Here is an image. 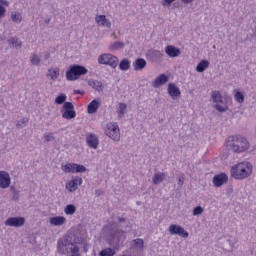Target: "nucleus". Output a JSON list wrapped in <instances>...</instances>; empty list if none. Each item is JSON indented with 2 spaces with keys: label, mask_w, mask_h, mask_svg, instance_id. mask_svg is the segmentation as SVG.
Wrapping results in <instances>:
<instances>
[{
  "label": "nucleus",
  "mask_w": 256,
  "mask_h": 256,
  "mask_svg": "<svg viewBox=\"0 0 256 256\" xmlns=\"http://www.w3.org/2000/svg\"><path fill=\"white\" fill-rule=\"evenodd\" d=\"M230 175L237 181H245V179H249L253 175V164L247 161L239 162L231 167Z\"/></svg>",
  "instance_id": "obj_1"
},
{
  "label": "nucleus",
  "mask_w": 256,
  "mask_h": 256,
  "mask_svg": "<svg viewBox=\"0 0 256 256\" xmlns=\"http://www.w3.org/2000/svg\"><path fill=\"white\" fill-rule=\"evenodd\" d=\"M226 147L234 153H243L249 149V141L243 136H229L226 140Z\"/></svg>",
  "instance_id": "obj_2"
},
{
  "label": "nucleus",
  "mask_w": 256,
  "mask_h": 256,
  "mask_svg": "<svg viewBox=\"0 0 256 256\" xmlns=\"http://www.w3.org/2000/svg\"><path fill=\"white\" fill-rule=\"evenodd\" d=\"M87 68L80 65H72L66 72V78L68 81H77L81 75H87Z\"/></svg>",
  "instance_id": "obj_3"
},
{
  "label": "nucleus",
  "mask_w": 256,
  "mask_h": 256,
  "mask_svg": "<svg viewBox=\"0 0 256 256\" xmlns=\"http://www.w3.org/2000/svg\"><path fill=\"white\" fill-rule=\"evenodd\" d=\"M99 65H108L112 69H117L119 58L113 54L105 53L98 57Z\"/></svg>",
  "instance_id": "obj_4"
},
{
  "label": "nucleus",
  "mask_w": 256,
  "mask_h": 256,
  "mask_svg": "<svg viewBox=\"0 0 256 256\" xmlns=\"http://www.w3.org/2000/svg\"><path fill=\"white\" fill-rule=\"evenodd\" d=\"M104 131L105 135H107V137H110V139H112L113 141H120L121 132L119 130V125H117V123H108Z\"/></svg>",
  "instance_id": "obj_5"
},
{
  "label": "nucleus",
  "mask_w": 256,
  "mask_h": 256,
  "mask_svg": "<svg viewBox=\"0 0 256 256\" xmlns=\"http://www.w3.org/2000/svg\"><path fill=\"white\" fill-rule=\"evenodd\" d=\"M61 113H62L63 119L70 120V119H75V117H77V113L75 112V106L71 102L64 103Z\"/></svg>",
  "instance_id": "obj_6"
},
{
  "label": "nucleus",
  "mask_w": 256,
  "mask_h": 256,
  "mask_svg": "<svg viewBox=\"0 0 256 256\" xmlns=\"http://www.w3.org/2000/svg\"><path fill=\"white\" fill-rule=\"evenodd\" d=\"M61 169L64 173H85L87 171L85 166L76 163H67L62 165Z\"/></svg>",
  "instance_id": "obj_7"
},
{
  "label": "nucleus",
  "mask_w": 256,
  "mask_h": 256,
  "mask_svg": "<svg viewBox=\"0 0 256 256\" xmlns=\"http://www.w3.org/2000/svg\"><path fill=\"white\" fill-rule=\"evenodd\" d=\"M169 233L170 235H179V237H182L183 239H187V237H189V232L186 231L185 228L181 227L180 225H170Z\"/></svg>",
  "instance_id": "obj_8"
},
{
  "label": "nucleus",
  "mask_w": 256,
  "mask_h": 256,
  "mask_svg": "<svg viewBox=\"0 0 256 256\" xmlns=\"http://www.w3.org/2000/svg\"><path fill=\"white\" fill-rule=\"evenodd\" d=\"M6 227H23L25 219L23 217H10L5 221Z\"/></svg>",
  "instance_id": "obj_9"
},
{
  "label": "nucleus",
  "mask_w": 256,
  "mask_h": 256,
  "mask_svg": "<svg viewBox=\"0 0 256 256\" xmlns=\"http://www.w3.org/2000/svg\"><path fill=\"white\" fill-rule=\"evenodd\" d=\"M229 181V176L225 173L217 174L213 177L212 183L214 187H222V185H225Z\"/></svg>",
  "instance_id": "obj_10"
},
{
  "label": "nucleus",
  "mask_w": 256,
  "mask_h": 256,
  "mask_svg": "<svg viewBox=\"0 0 256 256\" xmlns=\"http://www.w3.org/2000/svg\"><path fill=\"white\" fill-rule=\"evenodd\" d=\"M11 185V177L9 173L5 171H0V188L7 189Z\"/></svg>",
  "instance_id": "obj_11"
},
{
  "label": "nucleus",
  "mask_w": 256,
  "mask_h": 256,
  "mask_svg": "<svg viewBox=\"0 0 256 256\" xmlns=\"http://www.w3.org/2000/svg\"><path fill=\"white\" fill-rule=\"evenodd\" d=\"M82 184H83V178H81V177H76V178H73L72 180H70V181L66 184V189H68V191H70L71 193H73V191H77L78 185H82Z\"/></svg>",
  "instance_id": "obj_12"
},
{
  "label": "nucleus",
  "mask_w": 256,
  "mask_h": 256,
  "mask_svg": "<svg viewBox=\"0 0 256 256\" xmlns=\"http://www.w3.org/2000/svg\"><path fill=\"white\" fill-rule=\"evenodd\" d=\"M86 142L91 149H97L99 147V138L95 134H88L86 136Z\"/></svg>",
  "instance_id": "obj_13"
},
{
  "label": "nucleus",
  "mask_w": 256,
  "mask_h": 256,
  "mask_svg": "<svg viewBox=\"0 0 256 256\" xmlns=\"http://www.w3.org/2000/svg\"><path fill=\"white\" fill-rule=\"evenodd\" d=\"M167 81H169V77L166 76L165 74H160L152 82V87L157 89V87H161V85H165V83H167Z\"/></svg>",
  "instance_id": "obj_14"
},
{
  "label": "nucleus",
  "mask_w": 256,
  "mask_h": 256,
  "mask_svg": "<svg viewBox=\"0 0 256 256\" xmlns=\"http://www.w3.org/2000/svg\"><path fill=\"white\" fill-rule=\"evenodd\" d=\"M97 25L101 27H107V29H111V21L107 19L105 15H99L95 18Z\"/></svg>",
  "instance_id": "obj_15"
},
{
  "label": "nucleus",
  "mask_w": 256,
  "mask_h": 256,
  "mask_svg": "<svg viewBox=\"0 0 256 256\" xmlns=\"http://www.w3.org/2000/svg\"><path fill=\"white\" fill-rule=\"evenodd\" d=\"M168 94L172 99H175V97H180L181 96V90H179V87L175 85L174 83H169L168 84Z\"/></svg>",
  "instance_id": "obj_16"
},
{
  "label": "nucleus",
  "mask_w": 256,
  "mask_h": 256,
  "mask_svg": "<svg viewBox=\"0 0 256 256\" xmlns=\"http://www.w3.org/2000/svg\"><path fill=\"white\" fill-rule=\"evenodd\" d=\"M99 107H101V102L97 99L92 100L88 106H87V112L90 115H93V113H97Z\"/></svg>",
  "instance_id": "obj_17"
},
{
  "label": "nucleus",
  "mask_w": 256,
  "mask_h": 256,
  "mask_svg": "<svg viewBox=\"0 0 256 256\" xmlns=\"http://www.w3.org/2000/svg\"><path fill=\"white\" fill-rule=\"evenodd\" d=\"M165 53L168 57H179V55H181V50L175 46L168 45L165 48Z\"/></svg>",
  "instance_id": "obj_18"
},
{
  "label": "nucleus",
  "mask_w": 256,
  "mask_h": 256,
  "mask_svg": "<svg viewBox=\"0 0 256 256\" xmlns=\"http://www.w3.org/2000/svg\"><path fill=\"white\" fill-rule=\"evenodd\" d=\"M49 221L51 225H54V227H60L61 225H65V221H67V219L65 216H55L51 217Z\"/></svg>",
  "instance_id": "obj_19"
},
{
  "label": "nucleus",
  "mask_w": 256,
  "mask_h": 256,
  "mask_svg": "<svg viewBox=\"0 0 256 256\" xmlns=\"http://www.w3.org/2000/svg\"><path fill=\"white\" fill-rule=\"evenodd\" d=\"M133 67L134 71H143L147 67V61L143 58H138L135 60Z\"/></svg>",
  "instance_id": "obj_20"
},
{
  "label": "nucleus",
  "mask_w": 256,
  "mask_h": 256,
  "mask_svg": "<svg viewBox=\"0 0 256 256\" xmlns=\"http://www.w3.org/2000/svg\"><path fill=\"white\" fill-rule=\"evenodd\" d=\"M59 75H60V70L59 68L55 67V68H50L48 70V74L47 76L50 77V79L52 81H57V79H59Z\"/></svg>",
  "instance_id": "obj_21"
},
{
  "label": "nucleus",
  "mask_w": 256,
  "mask_h": 256,
  "mask_svg": "<svg viewBox=\"0 0 256 256\" xmlns=\"http://www.w3.org/2000/svg\"><path fill=\"white\" fill-rule=\"evenodd\" d=\"M143 247H145V242L141 238H137L132 240V248L133 249H139V251L143 250Z\"/></svg>",
  "instance_id": "obj_22"
},
{
  "label": "nucleus",
  "mask_w": 256,
  "mask_h": 256,
  "mask_svg": "<svg viewBox=\"0 0 256 256\" xmlns=\"http://www.w3.org/2000/svg\"><path fill=\"white\" fill-rule=\"evenodd\" d=\"M209 67V61L207 60H201L197 67H196V71L198 73H203V71H205V69H207Z\"/></svg>",
  "instance_id": "obj_23"
},
{
  "label": "nucleus",
  "mask_w": 256,
  "mask_h": 256,
  "mask_svg": "<svg viewBox=\"0 0 256 256\" xmlns=\"http://www.w3.org/2000/svg\"><path fill=\"white\" fill-rule=\"evenodd\" d=\"M211 97L214 103H223V97L220 91H212Z\"/></svg>",
  "instance_id": "obj_24"
},
{
  "label": "nucleus",
  "mask_w": 256,
  "mask_h": 256,
  "mask_svg": "<svg viewBox=\"0 0 256 256\" xmlns=\"http://www.w3.org/2000/svg\"><path fill=\"white\" fill-rule=\"evenodd\" d=\"M125 111H127V104L120 103L117 110V115L119 119H123V117H125Z\"/></svg>",
  "instance_id": "obj_25"
},
{
  "label": "nucleus",
  "mask_w": 256,
  "mask_h": 256,
  "mask_svg": "<svg viewBox=\"0 0 256 256\" xmlns=\"http://www.w3.org/2000/svg\"><path fill=\"white\" fill-rule=\"evenodd\" d=\"M163 179H165V173H156L152 178V182L154 185H159V183H163Z\"/></svg>",
  "instance_id": "obj_26"
},
{
  "label": "nucleus",
  "mask_w": 256,
  "mask_h": 256,
  "mask_svg": "<svg viewBox=\"0 0 256 256\" xmlns=\"http://www.w3.org/2000/svg\"><path fill=\"white\" fill-rule=\"evenodd\" d=\"M90 87L94 88L95 91H98L99 93H101V91H103V83L97 81V80H94V81H91L89 83Z\"/></svg>",
  "instance_id": "obj_27"
},
{
  "label": "nucleus",
  "mask_w": 256,
  "mask_h": 256,
  "mask_svg": "<svg viewBox=\"0 0 256 256\" xmlns=\"http://www.w3.org/2000/svg\"><path fill=\"white\" fill-rule=\"evenodd\" d=\"M129 67H131V62H129V60L123 59L120 61V64H119L120 71H127Z\"/></svg>",
  "instance_id": "obj_28"
},
{
  "label": "nucleus",
  "mask_w": 256,
  "mask_h": 256,
  "mask_svg": "<svg viewBox=\"0 0 256 256\" xmlns=\"http://www.w3.org/2000/svg\"><path fill=\"white\" fill-rule=\"evenodd\" d=\"M114 255H115V249L113 248H105L99 252V256H114Z\"/></svg>",
  "instance_id": "obj_29"
},
{
  "label": "nucleus",
  "mask_w": 256,
  "mask_h": 256,
  "mask_svg": "<svg viewBox=\"0 0 256 256\" xmlns=\"http://www.w3.org/2000/svg\"><path fill=\"white\" fill-rule=\"evenodd\" d=\"M9 6V2H7L6 0H0V17H4L6 10L5 7Z\"/></svg>",
  "instance_id": "obj_30"
},
{
  "label": "nucleus",
  "mask_w": 256,
  "mask_h": 256,
  "mask_svg": "<svg viewBox=\"0 0 256 256\" xmlns=\"http://www.w3.org/2000/svg\"><path fill=\"white\" fill-rule=\"evenodd\" d=\"M234 98L237 103H243L245 101V96L238 90H234Z\"/></svg>",
  "instance_id": "obj_31"
},
{
  "label": "nucleus",
  "mask_w": 256,
  "mask_h": 256,
  "mask_svg": "<svg viewBox=\"0 0 256 256\" xmlns=\"http://www.w3.org/2000/svg\"><path fill=\"white\" fill-rule=\"evenodd\" d=\"M75 211H77V208H75V205L69 204L64 208V213L66 215H74Z\"/></svg>",
  "instance_id": "obj_32"
},
{
  "label": "nucleus",
  "mask_w": 256,
  "mask_h": 256,
  "mask_svg": "<svg viewBox=\"0 0 256 256\" xmlns=\"http://www.w3.org/2000/svg\"><path fill=\"white\" fill-rule=\"evenodd\" d=\"M66 101H67V95H65V94H60L55 99V103L57 105H63V103H65Z\"/></svg>",
  "instance_id": "obj_33"
},
{
  "label": "nucleus",
  "mask_w": 256,
  "mask_h": 256,
  "mask_svg": "<svg viewBox=\"0 0 256 256\" xmlns=\"http://www.w3.org/2000/svg\"><path fill=\"white\" fill-rule=\"evenodd\" d=\"M11 17L14 23H21V19H23L22 16L19 14V12H13Z\"/></svg>",
  "instance_id": "obj_34"
},
{
  "label": "nucleus",
  "mask_w": 256,
  "mask_h": 256,
  "mask_svg": "<svg viewBox=\"0 0 256 256\" xmlns=\"http://www.w3.org/2000/svg\"><path fill=\"white\" fill-rule=\"evenodd\" d=\"M9 44L12 45V47H21V42L17 38H12L9 40Z\"/></svg>",
  "instance_id": "obj_35"
},
{
  "label": "nucleus",
  "mask_w": 256,
  "mask_h": 256,
  "mask_svg": "<svg viewBox=\"0 0 256 256\" xmlns=\"http://www.w3.org/2000/svg\"><path fill=\"white\" fill-rule=\"evenodd\" d=\"M214 107H215L216 111H219L220 113H223V112L227 111V109H228L227 105H225V104L224 105L216 104Z\"/></svg>",
  "instance_id": "obj_36"
},
{
  "label": "nucleus",
  "mask_w": 256,
  "mask_h": 256,
  "mask_svg": "<svg viewBox=\"0 0 256 256\" xmlns=\"http://www.w3.org/2000/svg\"><path fill=\"white\" fill-rule=\"evenodd\" d=\"M30 61H31L32 65H38L39 63H41V59H39V56H37V55H33L30 58Z\"/></svg>",
  "instance_id": "obj_37"
},
{
  "label": "nucleus",
  "mask_w": 256,
  "mask_h": 256,
  "mask_svg": "<svg viewBox=\"0 0 256 256\" xmlns=\"http://www.w3.org/2000/svg\"><path fill=\"white\" fill-rule=\"evenodd\" d=\"M202 213H203V207H201V206H197L193 210L194 216L201 215Z\"/></svg>",
  "instance_id": "obj_38"
},
{
  "label": "nucleus",
  "mask_w": 256,
  "mask_h": 256,
  "mask_svg": "<svg viewBox=\"0 0 256 256\" xmlns=\"http://www.w3.org/2000/svg\"><path fill=\"white\" fill-rule=\"evenodd\" d=\"M44 139L45 141L49 142V141H55V137L53 136V133H48L44 135Z\"/></svg>",
  "instance_id": "obj_39"
},
{
  "label": "nucleus",
  "mask_w": 256,
  "mask_h": 256,
  "mask_svg": "<svg viewBox=\"0 0 256 256\" xmlns=\"http://www.w3.org/2000/svg\"><path fill=\"white\" fill-rule=\"evenodd\" d=\"M173 1H175V0H163L162 5L164 7H169V5H171V3H173Z\"/></svg>",
  "instance_id": "obj_40"
},
{
  "label": "nucleus",
  "mask_w": 256,
  "mask_h": 256,
  "mask_svg": "<svg viewBox=\"0 0 256 256\" xmlns=\"http://www.w3.org/2000/svg\"><path fill=\"white\" fill-rule=\"evenodd\" d=\"M71 253H73V255H79V247L73 246V248H71Z\"/></svg>",
  "instance_id": "obj_41"
},
{
  "label": "nucleus",
  "mask_w": 256,
  "mask_h": 256,
  "mask_svg": "<svg viewBox=\"0 0 256 256\" xmlns=\"http://www.w3.org/2000/svg\"><path fill=\"white\" fill-rule=\"evenodd\" d=\"M74 95H83L81 90H74Z\"/></svg>",
  "instance_id": "obj_42"
},
{
  "label": "nucleus",
  "mask_w": 256,
  "mask_h": 256,
  "mask_svg": "<svg viewBox=\"0 0 256 256\" xmlns=\"http://www.w3.org/2000/svg\"><path fill=\"white\" fill-rule=\"evenodd\" d=\"M182 3H193V0H182Z\"/></svg>",
  "instance_id": "obj_43"
},
{
  "label": "nucleus",
  "mask_w": 256,
  "mask_h": 256,
  "mask_svg": "<svg viewBox=\"0 0 256 256\" xmlns=\"http://www.w3.org/2000/svg\"><path fill=\"white\" fill-rule=\"evenodd\" d=\"M119 223H125V218H118Z\"/></svg>",
  "instance_id": "obj_44"
},
{
  "label": "nucleus",
  "mask_w": 256,
  "mask_h": 256,
  "mask_svg": "<svg viewBox=\"0 0 256 256\" xmlns=\"http://www.w3.org/2000/svg\"><path fill=\"white\" fill-rule=\"evenodd\" d=\"M117 46H119V43L114 44L115 49H117Z\"/></svg>",
  "instance_id": "obj_45"
},
{
  "label": "nucleus",
  "mask_w": 256,
  "mask_h": 256,
  "mask_svg": "<svg viewBox=\"0 0 256 256\" xmlns=\"http://www.w3.org/2000/svg\"><path fill=\"white\" fill-rule=\"evenodd\" d=\"M179 183L180 185H183V180H181V178L179 179Z\"/></svg>",
  "instance_id": "obj_46"
}]
</instances>
